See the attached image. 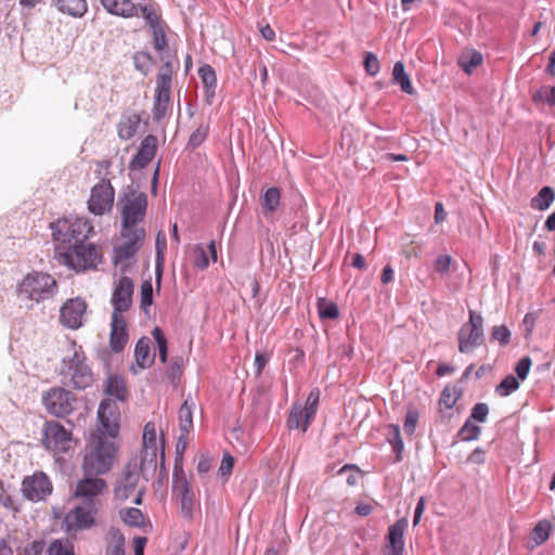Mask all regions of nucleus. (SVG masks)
I'll return each mask as SVG.
<instances>
[{
	"mask_svg": "<svg viewBox=\"0 0 555 555\" xmlns=\"http://www.w3.org/2000/svg\"><path fill=\"white\" fill-rule=\"evenodd\" d=\"M280 189L275 186L268 189L261 198L263 214L268 216L269 214L274 212L280 206Z\"/></svg>",
	"mask_w": 555,
	"mask_h": 555,
	"instance_id": "2f4dec72",
	"label": "nucleus"
},
{
	"mask_svg": "<svg viewBox=\"0 0 555 555\" xmlns=\"http://www.w3.org/2000/svg\"><path fill=\"white\" fill-rule=\"evenodd\" d=\"M121 237L125 238V242L114 247L113 262L116 266L122 264L121 272L124 273L128 267L126 261L132 258L141 248L145 231L144 229L122 230Z\"/></svg>",
	"mask_w": 555,
	"mask_h": 555,
	"instance_id": "1a4fd4ad",
	"label": "nucleus"
},
{
	"mask_svg": "<svg viewBox=\"0 0 555 555\" xmlns=\"http://www.w3.org/2000/svg\"><path fill=\"white\" fill-rule=\"evenodd\" d=\"M76 397L63 387H53L42 395V404L47 412L55 417H65L74 410Z\"/></svg>",
	"mask_w": 555,
	"mask_h": 555,
	"instance_id": "6e6552de",
	"label": "nucleus"
},
{
	"mask_svg": "<svg viewBox=\"0 0 555 555\" xmlns=\"http://www.w3.org/2000/svg\"><path fill=\"white\" fill-rule=\"evenodd\" d=\"M388 442L391 444L392 450L397 453L396 462H400L401 452L403 451L404 444L401 438L400 427L398 425H390Z\"/></svg>",
	"mask_w": 555,
	"mask_h": 555,
	"instance_id": "ea45409f",
	"label": "nucleus"
},
{
	"mask_svg": "<svg viewBox=\"0 0 555 555\" xmlns=\"http://www.w3.org/2000/svg\"><path fill=\"white\" fill-rule=\"evenodd\" d=\"M532 101L535 103V104H543V103H546L550 105V95H548V87L547 86H544V87H541L539 90H537L533 94H532Z\"/></svg>",
	"mask_w": 555,
	"mask_h": 555,
	"instance_id": "69168bd1",
	"label": "nucleus"
},
{
	"mask_svg": "<svg viewBox=\"0 0 555 555\" xmlns=\"http://www.w3.org/2000/svg\"><path fill=\"white\" fill-rule=\"evenodd\" d=\"M364 68L370 76H375L379 72V61L372 52H366L364 55Z\"/></svg>",
	"mask_w": 555,
	"mask_h": 555,
	"instance_id": "6e6d98bb",
	"label": "nucleus"
},
{
	"mask_svg": "<svg viewBox=\"0 0 555 555\" xmlns=\"http://www.w3.org/2000/svg\"><path fill=\"white\" fill-rule=\"evenodd\" d=\"M157 464V448L143 447L140 460V472L155 470Z\"/></svg>",
	"mask_w": 555,
	"mask_h": 555,
	"instance_id": "e433bc0d",
	"label": "nucleus"
},
{
	"mask_svg": "<svg viewBox=\"0 0 555 555\" xmlns=\"http://www.w3.org/2000/svg\"><path fill=\"white\" fill-rule=\"evenodd\" d=\"M408 527V520L401 518L391 525L388 529V541L392 548V555H402L404 550V530Z\"/></svg>",
	"mask_w": 555,
	"mask_h": 555,
	"instance_id": "b1692460",
	"label": "nucleus"
},
{
	"mask_svg": "<svg viewBox=\"0 0 555 555\" xmlns=\"http://www.w3.org/2000/svg\"><path fill=\"white\" fill-rule=\"evenodd\" d=\"M392 82L399 85L404 93H414V88L412 86L410 76L405 73L404 64L401 61L396 62L393 65Z\"/></svg>",
	"mask_w": 555,
	"mask_h": 555,
	"instance_id": "c85d7f7f",
	"label": "nucleus"
},
{
	"mask_svg": "<svg viewBox=\"0 0 555 555\" xmlns=\"http://www.w3.org/2000/svg\"><path fill=\"white\" fill-rule=\"evenodd\" d=\"M553 526L550 520L542 519L535 524L529 533L526 548L533 551L535 547L545 543L552 532Z\"/></svg>",
	"mask_w": 555,
	"mask_h": 555,
	"instance_id": "5701e85b",
	"label": "nucleus"
},
{
	"mask_svg": "<svg viewBox=\"0 0 555 555\" xmlns=\"http://www.w3.org/2000/svg\"><path fill=\"white\" fill-rule=\"evenodd\" d=\"M172 492L180 499L181 514L186 520L194 517V493L185 477L181 461H175L172 472Z\"/></svg>",
	"mask_w": 555,
	"mask_h": 555,
	"instance_id": "423d86ee",
	"label": "nucleus"
},
{
	"mask_svg": "<svg viewBox=\"0 0 555 555\" xmlns=\"http://www.w3.org/2000/svg\"><path fill=\"white\" fill-rule=\"evenodd\" d=\"M60 261L76 271H85L94 268L101 259L98 248L86 245L85 242L68 246L64 251H59Z\"/></svg>",
	"mask_w": 555,
	"mask_h": 555,
	"instance_id": "39448f33",
	"label": "nucleus"
},
{
	"mask_svg": "<svg viewBox=\"0 0 555 555\" xmlns=\"http://www.w3.org/2000/svg\"><path fill=\"white\" fill-rule=\"evenodd\" d=\"M519 380L514 375H507L495 387V393L500 397H507L519 388Z\"/></svg>",
	"mask_w": 555,
	"mask_h": 555,
	"instance_id": "58836bf2",
	"label": "nucleus"
},
{
	"mask_svg": "<svg viewBox=\"0 0 555 555\" xmlns=\"http://www.w3.org/2000/svg\"><path fill=\"white\" fill-rule=\"evenodd\" d=\"M170 90L164 88L155 89V98L153 104V119L159 122L164 119L170 106Z\"/></svg>",
	"mask_w": 555,
	"mask_h": 555,
	"instance_id": "393cba45",
	"label": "nucleus"
},
{
	"mask_svg": "<svg viewBox=\"0 0 555 555\" xmlns=\"http://www.w3.org/2000/svg\"><path fill=\"white\" fill-rule=\"evenodd\" d=\"M117 455L116 444L102 435H92L85 449L81 465L85 476H100L109 472Z\"/></svg>",
	"mask_w": 555,
	"mask_h": 555,
	"instance_id": "f03ea898",
	"label": "nucleus"
},
{
	"mask_svg": "<svg viewBox=\"0 0 555 555\" xmlns=\"http://www.w3.org/2000/svg\"><path fill=\"white\" fill-rule=\"evenodd\" d=\"M209 131L208 124H201L190 135L188 141V147L189 149H196L199 145L203 144V142L206 140L207 134Z\"/></svg>",
	"mask_w": 555,
	"mask_h": 555,
	"instance_id": "c03bdc74",
	"label": "nucleus"
},
{
	"mask_svg": "<svg viewBox=\"0 0 555 555\" xmlns=\"http://www.w3.org/2000/svg\"><path fill=\"white\" fill-rule=\"evenodd\" d=\"M160 60L163 61V65L156 77V88L171 89L173 74L171 61L164 55L160 56Z\"/></svg>",
	"mask_w": 555,
	"mask_h": 555,
	"instance_id": "473e14b6",
	"label": "nucleus"
},
{
	"mask_svg": "<svg viewBox=\"0 0 555 555\" xmlns=\"http://www.w3.org/2000/svg\"><path fill=\"white\" fill-rule=\"evenodd\" d=\"M188 436H189V433H180V436L178 437V441L176 444V451H177V454L180 455V457H176V461L178 460V461L182 462V454L188 446Z\"/></svg>",
	"mask_w": 555,
	"mask_h": 555,
	"instance_id": "338daca9",
	"label": "nucleus"
},
{
	"mask_svg": "<svg viewBox=\"0 0 555 555\" xmlns=\"http://www.w3.org/2000/svg\"><path fill=\"white\" fill-rule=\"evenodd\" d=\"M59 12L73 17H82L88 10L86 0H52Z\"/></svg>",
	"mask_w": 555,
	"mask_h": 555,
	"instance_id": "a878e982",
	"label": "nucleus"
},
{
	"mask_svg": "<svg viewBox=\"0 0 555 555\" xmlns=\"http://www.w3.org/2000/svg\"><path fill=\"white\" fill-rule=\"evenodd\" d=\"M467 461L474 464H482L486 461L485 451L481 448L475 449L468 456Z\"/></svg>",
	"mask_w": 555,
	"mask_h": 555,
	"instance_id": "774afa93",
	"label": "nucleus"
},
{
	"mask_svg": "<svg viewBox=\"0 0 555 555\" xmlns=\"http://www.w3.org/2000/svg\"><path fill=\"white\" fill-rule=\"evenodd\" d=\"M194 266L199 270L206 269L209 266V259L203 246L196 245L194 248Z\"/></svg>",
	"mask_w": 555,
	"mask_h": 555,
	"instance_id": "4d7b16f0",
	"label": "nucleus"
},
{
	"mask_svg": "<svg viewBox=\"0 0 555 555\" xmlns=\"http://www.w3.org/2000/svg\"><path fill=\"white\" fill-rule=\"evenodd\" d=\"M106 488V482L96 476H86L76 485L75 496L83 499L82 501H100L99 495Z\"/></svg>",
	"mask_w": 555,
	"mask_h": 555,
	"instance_id": "aec40b11",
	"label": "nucleus"
},
{
	"mask_svg": "<svg viewBox=\"0 0 555 555\" xmlns=\"http://www.w3.org/2000/svg\"><path fill=\"white\" fill-rule=\"evenodd\" d=\"M141 308L146 311L153 304V285L150 280L143 281L140 287Z\"/></svg>",
	"mask_w": 555,
	"mask_h": 555,
	"instance_id": "8fccbe9b",
	"label": "nucleus"
},
{
	"mask_svg": "<svg viewBox=\"0 0 555 555\" xmlns=\"http://www.w3.org/2000/svg\"><path fill=\"white\" fill-rule=\"evenodd\" d=\"M87 304L83 299L77 297L68 299L60 310L61 323L72 330H77L82 325Z\"/></svg>",
	"mask_w": 555,
	"mask_h": 555,
	"instance_id": "a211bd4d",
	"label": "nucleus"
},
{
	"mask_svg": "<svg viewBox=\"0 0 555 555\" xmlns=\"http://www.w3.org/2000/svg\"><path fill=\"white\" fill-rule=\"evenodd\" d=\"M152 36H153V47L158 52H164L167 47V37L164 29V25L154 26V28H151Z\"/></svg>",
	"mask_w": 555,
	"mask_h": 555,
	"instance_id": "a18cd8bd",
	"label": "nucleus"
},
{
	"mask_svg": "<svg viewBox=\"0 0 555 555\" xmlns=\"http://www.w3.org/2000/svg\"><path fill=\"white\" fill-rule=\"evenodd\" d=\"M0 505H2L9 511H18V507L16 506L13 498L4 489L2 481H0Z\"/></svg>",
	"mask_w": 555,
	"mask_h": 555,
	"instance_id": "e2e57ef3",
	"label": "nucleus"
},
{
	"mask_svg": "<svg viewBox=\"0 0 555 555\" xmlns=\"http://www.w3.org/2000/svg\"><path fill=\"white\" fill-rule=\"evenodd\" d=\"M119 514L122 521L130 527H141L144 524V515L137 507L124 508Z\"/></svg>",
	"mask_w": 555,
	"mask_h": 555,
	"instance_id": "4c0bfd02",
	"label": "nucleus"
},
{
	"mask_svg": "<svg viewBox=\"0 0 555 555\" xmlns=\"http://www.w3.org/2000/svg\"><path fill=\"white\" fill-rule=\"evenodd\" d=\"M53 238L72 246L85 242L93 230L83 218H64L51 224Z\"/></svg>",
	"mask_w": 555,
	"mask_h": 555,
	"instance_id": "20e7f679",
	"label": "nucleus"
},
{
	"mask_svg": "<svg viewBox=\"0 0 555 555\" xmlns=\"http://www.w3.org/2000/svg\"><path fill=\"white\" fill-rule=\"evenodd\" d=\"M52 555H75L74 546L69 541L54 540L52 541Z\"/></svg>",
	"mask_w": 555,
	"mask_h": 555,
	"instance_id": "864d4df0",
	"label": "nucleus"
},
{
	"mask_svg": "<svg viewBox=\"0 0 555 555\" xmlns=\"http://www.w3.org/2000/svg\"><path fill=\"white\" fill-rule=\"evenodd\" d=\"M233 466H234V457L229 452H225L223 454V457H222V461H221V464L219 467V473H220L221 477H225V478L229 477L232 473Z\"/></svg>",
	"mask_w": 555,
	"mask_h": 555,
	"instance_id": "0e129e2a",
	"label": "nucleus"
},
{
	"mask_svg": "<svg viewBox=\"0 0 555 555\" xmlns=\"http://www.w3.org/2000/svg\"><path fill=\"white\" fill-rule=\"evenodd\" d=\"M51 548L52 542L46 548L44 541H34L24 548V555H52Z\"/></svg>",
	"mask_w": 555,
	"mask_h": 555,
	"instance_id": "3c124183",
	"label": "nucleus"
},
{
	"mask_svg": "<svg viewBox=\"0 0 555 555\" xmlns=\"http://www.w3.org/2000/svg\"><path fill=\"white\" fill-rule=\"evenodd\" d=\"M104 391L107 396L125 401L128 396L125 379L119 375H111L105 380Z\"/></svg>",
	"mask_w": 555,
	"mask_h": 555,
	"instance_id": "bb28decb",
	"label": "nucleus"
},
{
	"mask_svg": "<svg viewBox=\"0 0 555 555\" xmlns=\"http://www.w3.org/2000/svg\"><path fill=\"white\" fill-rule=\"evenodd\" d=\"M60 375L66 386L83 390L94 380L93 373L87 363V357L81 346L72 341L60 366Z\"/></svg>",
	"mask_w": 555,
	"mask_h": 555,
	"instance_id": "f257e3e1",
	"label": "nucleus"
},
{
	"mask_svg": "<svg viewBox=\"0 0 555 555\" xmlns=\"http://www.w3.org/2000/svg\"><path fill=\"white\" fill-rule=\"evenodd\" d=\"M134 291V283L128 276H121L112 295L113 314L124 315L132 305V295Z\"/></svg>",
	"mask_w": 555,
	"mask_h": 555,
	"instance_id": "2eb2a0df",
	"label": "nucleus"
},
{
	"mask_svg": "<svg viewBox=\"0 0 555 555\" xmlns=\"http://www.w3.org/2000/svg\"><path fill=\"white\" fill-rule=\"evenodd\" d=\"M481 62L482 55L477 51H473L466 55H462L459 60L460 66L467 74H470L475 67L481 64Z\"/></svg>",
	"mask_w": 555,
	"mask_h": 555,
	"instance_id": "79ce46f5",
	"label": "nucleus"
},
{
	"mask_svg": "<svg viewBox=\"0 0 555 555\" xmlns=\"http://www.w3.org/2000/svg\"><path fill=\"white\" fill-rule=\"evenodd\" d=\"M192 404L186 399L179 409V429L180 433H191L193 429V412Z\"/></svg>",
	"mask_w": 555,
	"mask_h": 555,
	"instance_id": "f704fd0d",
	"label": "nucleus"
},
{
	"mask_svg": "<svg viewBox=\"0 0 555 555\" xmlns=\"http://www.w3.org/2000/svg\"><path fill=\"white\" fill-rule=\"evenodd\" d=\"M98 418L103 434L115 438L119 433L120 412L116 401L111 398L102 400L98 411Z\"/></svg>",
	"mask_w": 555,
	"mask_h": 555,
	"instance_id": "4468645a",
	"label": "nucleus"
},
{
	"mask_svg": "<svg viewBox=\"0 0 555 555\" xmlns=\"http://www.w3.org/2000/svg\"><path fill=\"white\" fill-rule=\"evenodd\" d=\"M337 474L339 476H344L346 475V482L353 487L357 485L358 482V475H359V470L354 468L353 465H345L343 466L338 472Z\"/></svg>",
	"mask_w": 555,
	"mask_h": 555,
	"instance_id": "13d9d810",
	"label": "nucleus"
},
{
	"mask_svg": "<svg viewBox=\"0 0 555 555\" xmlns=\"http://www.w3.org/2000/svg\"><path fill=\"white\" fill-rule=\"evenodd\" d=\"M459 349L463 353L472 352L483 344V319L480 314L469 310V320L459 331Z\"/></svg>",
	"mask_w": 555,
	"mask_h": 555,
	"instance_id": "0eeeda50",
	"label": "nucleus"
},
{
	"mask_svg": "<svg viewBox=\"0 0 555 555\" xmlns=\"http://www.w3.org/2000/svg\"><path fill=\"white\" fill-rule=\"evenodd\" d=\"M140 478L139 466L137 460H131L125 466L121 477L114 490L118 500L129 499L135 491Z\"/></svg>",
	"mask_w": 555,
	"mask_h": 555,
	"instance_id": "f3484780",
	"label": "nucleus"
},
{
	"mask_svg": "<svg viewBox=\"0 0 555 555\" xmlns=\"http://www.w3.org/2000/svg\"><path fill=\"white\" fill-rule=\"evenodd\" d=\"M480 431L481 428L478 425L472 423L470 418H468L460 429L459 436L464 441H473L478 439Z\"/></svg>",
	"mask_w": 555,
	"mask_h": 555,
	"instance_id": "49530a36",
	"label": "nucleus"
},
{
	"mask_svg": "<svg viewBox=\"0 0 555 555\" xmlns=\"http://www.w3.org/2000/svg\"><path fill=\"white\" fill-rule=\"evenodd\" d=\"M137 5L139 7V11L141 12L150 28H154V26H159L163 24L160 21L158 5L155 2L149 1L144 4L138 3Z\"/></svg>",
	"mask_w": 555,
	"mask_h": 555,
	"instance_id": "7c9ffc66",
	"label": "nucleus"
},
{
	"mask_svg": "<svg viewBox=\"0 0 555 555\" xmlns=\"http://www.w3.org/2000/svg\"><path fill=\"white\" fill-rule=\"evenodd\" d=\"M18 295L36 302L52 298L57 292V284L48 273L33 271L28 273L17 288Z\"/></svg>",
	"mask_w": 555,
	"mask_h": 555,
	"instance_id": "7ed1b4c3",
	"label": "nucleus"
},
{
	"mask_svg": "<svg viewBox=\"0 0 555 555\" xmlns=\"http://www.w3.org/2000/svg\"><path fill=\"white\" fill-rule=\"evenodd\" d=\"M107 13L125 18L137 16L139 7L134 0H100Z\"/></svg>",
	"mask_w": 555,
	"mask_h": 555,
	"instance_id": "4be33fe9",
	"label": "nucleus"
},
{
	"mask_svg": "<svg viewBox=\"0 0 555 555\" xmlns=\"http://www.w3.org/2000/svg\"><path fill=\"white\" fill-rule=\"evenodd\" d=\"M509 336L511 332L505 325H499L492 328V339L499 341L501 345L507 344L509 340Z\"/></svg>",
	"mask_w": 555,
	"mask_h": 555,
	"instance_id": "bf43d9fd",
	"label": "nucleus"
},
{
	"mask_svg": "<svg viewBox=\"0 0 555 555\" xmlns=\"http://www.w3.org/2000/svg\"><path fill=\"white\" fill-rule=\"evenodd\" d=\"M143 447L157 448L155 424L152 422L146 423L143 430Z\"/></svg>",
	"mask_w": 555,
	"mask_h": 555,
	"instance_id": "5fc2aeb1",
	"label": "nucleus"
},
{
	"mask_svg": "<svg viewBox=\"0 0 555 555\" xmlns=\"http://www.w3.org/2000/svg\"><path fill=\"white\" fill-rule=\"evenodd\" d=\"M555 197V193L552 188L544 186L541 189V191L538 193L537 196H534L531 199V206L534 209L544 210L547 209L551 204L553 203Z\"/></svg>",
	"mask_w": 555,
	"mask_h": 555,
	"instance_id": "c9c22d12",
	"label": "nucleus"
},
{
	"mask_svg": "<svg viewBox=\"0 0 555 555\" xmlns=\"http://www.w3.org/2000/svg\"><path fill=\"white\" fill-rule=\"evenodd\" d=\"M198 76L202 79V82L206 89L208 102H210V99L215 96V91L217 87L216 72L210 65L206 64L199 67Z\"/></svg>",
	"mask_w": 555,
	"mask_h": 555,
	"instance_id": "c756f323",
	"label": "nucleus"
},
{
	"mask_svg": "<svg viewBox=\"0 0 555 555\" xmlns=\"http://www.w3.org/2000/svg\"><path fill=\"white\" fill-rule=\"evenodd\" d=\"M320 318L334 320L338 318V307L334 302H326L324 299L318 302Z\"/></svg>",
	"mask_w": 555,
	"mask_h": 555,
	"instance_id": "09e8293b",
	"label": "nucleus"
},
{
	"mask_svg": "<svg viewBox=\"0 0 555 555\" xmlns=\"http://www.w3.org/2000/svg\"><path fill=\"white\" fill-rule=\"evenodd\" d=\"M72 434L55 421L46 422L42 430V444L56 453L66 452L70 448Z\"/></svg>",
	"mask_w": 555,
	"mask_h": 555,
	"instance_id": "9b49d317",
	"label": "nucleus"
},
{
	"mask_svg": "<svg viewBox=\"0 0 555 555\" xmlns=\"http://www.w3.org/2000/svg\"><path fill=\"white\" fill-rule=\"evenodd\" d=\"M452 263V257L449 255L439 256L434 263V269L437 273L443 275L449 272Z\"/></svg>",
	"mask_w": 555,
	"mask_h": 555,
	"instance_id": "680f3d73",
	"label": "nucleus"
},
{
	"mask_svg": "<svg viewBox=\"0 0 555 555\" xmlns=\"http://www.w3.org/2000/svg\"><path fill=\"white\" fill-rule=\"evenodd\" d=\"M304 421H305L304 409L300 404L295 403L292 406V410H291V413H289V416L287 420V426L291 429H297L301 425L304 426Z\"/></svg>",
	"mask_w": 555,
	"mask_h": 555,
	"instance_id": "de8ad7c7",
	"label": "nucleus"
},
{
	"mask_svg": "<svg viewBox=\"0 0 555 555\" xmlns=\"http://www.w3.org/2000/svg\"><path fill=\"white\" fill-rule=\"evenodd\" d=\"M52 482L43 472H36L26 476L22 481V493L24 498L33 502L43 501L52 492Z\"/></svg>",
	"mask_w": 555,
	"mask_h": 555,
	"instance_id": "f8f14e48",
	"label": "nucleus"
},
{
	"mask_svg": "<svg viewBox=\"0 0 555 555\" xmlns=\"http://www.w3.org/2000/svg\"><path fill=\"white\" fill-rule=\"evenodd\" d=\"M150 343L151 340L147 337H142L135 345V360L138 365L142 369L150 366L153 362V359L150 358Z\"/></svg>",
	"mask_w": 555,
	"mask_h": 555,
	"instance_id": "72a5a7b5",
	"label": "nucleus"
},
{
	"mask_svg": "<svg viewBox=\"0 0 555 555\" xmlns=\"http://www.w3.org/2000/svg\"><path fill=\"white\" fill-rule=\"evenodd\" d=\"M101 506L100 501H82L66 516L68 527L88 529L94 525V516Z\"/></svg>",
	"mask_w": 555,
	"mask_h": 555,
	"instance_id": "ddd939ff",
	"label": "nucleus"
},
{
	"mask_svg": "<svg viewBox=\"0 0 555 555\" xmlns=\"http://www.w3.org/2000/svg\"><path fill=\"white\" fill-rule=\"evenodd\" d=\"M115 190L109 179L103 177L91 189L90 198L88 201V209L96 216L109 212L114 205Z\"/></svg>",
	"mask_w": 555,
	"mask_h": 555,
	"instance_id": "9d476101",
	"label": "nucleus"
},
{
	"mask_svg": "<svg viewBox=\"0 0 555 555\" xmlns=\"http://www.w3.org/2000/svg\"><path fill=\"white\" fill-rule=\"evenodd\" d=\"M129 340L125 315L112 314L109 347L115 353L121 352Z\"/></svg>",
	"mask_w": 555,
	"mask_h": 555,
	"instance_id": "6ab92c4d",
	"label": "nucleus"
},
{
	"mask_svg": "<svg viewBox=\"0 0 555 555\" xmlns=\"http://www.w3.org/2000/svg\"><path fill=\"white\" fill-rule=\"evenodd\" d=\"M488 414L489 408L487 403H476L472 409L470 421L474 420L483 423L486 422Z\"/></svg>",
	"mask_w": 555,
	"mask_h": 555,
	"instance_id": "052dcab7",
	"label": "nucleus"
},
{
	"mask_svg": "<svg viewBox=\"0 0 555 555\" xmlns=\"http://www.w3.org/2000/svg\"><path fill=\"white\" fill-rule=\"evenodd\" d=\"M134 67L143 75H147L153 65V57L149 52L139 51L133 55Z\"/></svg>",
	"mask_w": 555,
	"mask_h": 555,
	"instance_id": "a19ab883",
	"label": "nucleus"
},
{
	"mask_svg": "<svg viewBox=\"0 0 555 555\" xmlns=\"http://www.w3.org/2000/svg\"><path fill=\"white\" fill-rule=\"evenodd\" d=\"M152 335L157 345L159 360L162 363H166L168 357L167 338L165 337L164 332L157 326L152 331Z\"/></svg>",
	"mask_w": 555,
	"mask_h": 555,
	"instance_id": "37998d69",
	"label": "nucleus"
},
{
	"mask_svg": "<svg viewBox=\"0 0 555 555\" xmlns=\"http://www.w3.org/2000/svg\"><path fill=\"white\" fill-rule=\"evenodd\" d=\"M147 207V196L140 193L132 199H129L121 211L122 230L137 229L135 224L143 220Z\"/></svg>",
	"mask_w": 555,
	"mask_h": 555,
	"instance_id": "dca6fc26",
	"label": "nucleus"
},
{
	"mask_svg": "<svg viewBox=\"0 0 555 555\" xmlns=\"http://www.w3.org/2000/svg\"><path fill=\"white\" fill-rule=\"evenodd\" d=\"M141 124V117L138 114H131L124 117L118 124V135L122 140L132 138Z\"/></svg>",
	"mask_w": 555,
	"mask_h": 555,
	"instance_id": "cd10ccee",
	"label": "nucleus"
},
{
	"mask_svg": "<svg viewBox=\"0 0 555 555\" xmlns=\"http://www.w3.org/2000/svg\"><path fill=\"white\" fill-rule=\"evenodd\" d=\"M157 151V138L153 134H147L141 142L137 154L133 156L129 164L132 170L145 168L154 158Z\"/></svg>",
	"mask_w": 555,
	"mask_h": 555,
	"instance_id": "412c9836",
	"label": "nucleus"
},
{
	"mask_svg": "<svg viewBox=\"0 0 555 555\" xmlns=\"http://www.w3.org/2000/svg\"><path fill=\"white\" fill-rule=\"evenodd\" d=\"M420 417V413L416 409L410 408L406 411L405 420L403 424V430L405 435L412 436L415 433L416 424Z\"/></svg>",
	"mask_w": 555,
	"mask_h": 555,
	"instance_id": "603ef678",
	"label": "nucleus"
}]
</instances>
